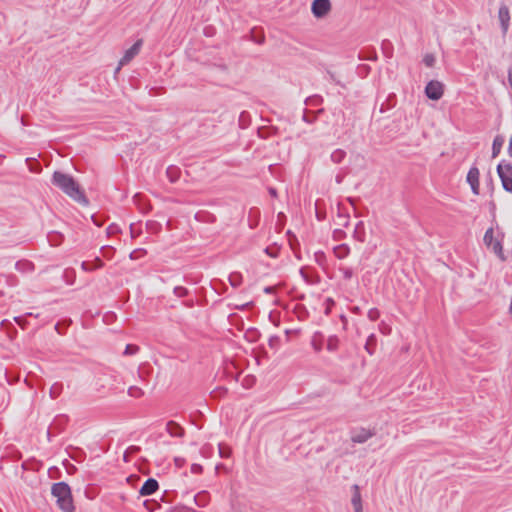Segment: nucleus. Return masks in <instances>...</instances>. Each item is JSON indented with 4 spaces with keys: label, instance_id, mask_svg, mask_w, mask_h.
<instances>
[{
    "label": "nucleus",
    "instance_id": "1",
    "mask_svg": "<svg viewBox=\"0 0 512 512\" xmlns=\"http://www.w3.org/2000/svg\"><path fill=\"white\" fill-rule=\"evenodd\" d=\"M52 182L75 201L79 203H86L83 192L71 176L61 172H55L53 174Z\"/></svg>",
    "mask_w": 512,
    "mask_h": 512
},
{
    "label": "nucleus",
    "instance_id": "2",
    "mask_svg": "<svg viewBox=\"0 0 512 512\" xmlns=\"http://www.w3.org/2000/svg\"><path fill=\"white\" fill-rule=\"evenodd\" d=\"M504 232L497 228H489L486 230L483 242L485 246L490 249L501 261H506L507 257L504 254L503 249V239H504Z\"/></svg>",
    "mask_w": 512,
    "mask_h": 512
},
{
    "label": "nucleus",
    "instance_id": "3",
    "mask_svg": "<svg viewBox=\"0 0 512 512\" xmlns=\"http://www.w3.org/2000/svg\"><path fill=\"white\" fill-rule=\"evenodd\" d=\"M52 495L56 498L57 504L64 512H73L74 506L71 497V491L67 484L63 482L52 486Z\"/></svg>",
    "mask_w": 512,
    "mask_h": 512
},
{
    "label": "nucleus",
    "instance_id": "4",
    "mask_svg": "<svg viewBox=\"0 0 512 512\" xmlns=\"http://www.w3.org/2000/svg\"><path fill=\"white\" fill-rule=\"evenodd\" d=\"M497 174L501 180L502 188L508 192L512 193V163L502 160L497 165Z\"/></svg>",
    "mask_w": 512,
    "mask_h": 512
},
{
    "label": "nucleus",
    "instance_id": "5",
    "mask_svg": "<svg viewBox=\"0 0 512 512\" xmlns=\"http://www.w3.org/2000/svg\"><path fill=\"white\" fill-rule=\"evenodd\" d=\"M375 435L374 429L358 427L350 432V440L354 444H363Z\"/></svg>",
    "mask_w": 512,
    "mask_h": 512
},
{
    "label": "nucleus",
    "instance_id": "6",
    "mask_svg": "<svg viewBox=\"0 0 512 512\" xmlns=\"http://www.w3.org/2000/svg\"><path fill=\"white\" fill-rule=\"evenodd\" d=\"M143 41L141 39L137 40L132 47L125 51L122 58L119 60L118 67L116 68V72H119L120 69L127 65L136 55L139 54Z\"/></svg>",
    "mask_w": 512,
    "mask_h": 512
},
{
    "label": "nucleus",
    "instance_id": "7",
    "mask_svg": "<svg viewBox=\"0 0 512 512\" xmlns=\"http://www.w3.org/2000/svg\"><path fill=\"white\" fill-rule=\"evenodd\" d=\"M426 96L431 100H439L444 94V85L436 80L428 82L425 87Z\"/></svg>",
    "mask_w": 512,
    "mask_h": 512
},
{
    "label": "nucleus",
    "instance_id": "8",
    "mask_svg": "<svg viewBox=\"0 0 512 512\" xmlns=\"http://www.w3.org/2000/svg\"><path fill=\"white\" fill-rule=\"evenodd\" d=\"M466 181L470 185L474 195L480 194V171L477 167H471L467 173Z\"/></svg>",
    "mask_w": 512,
    "mask_h": 512
},
{
    "label": "nucleus",
    "instance_id": "9",
    "mask_svg": "<svg viewBox=\"0 0 512 512\" xmlns=\"http://www.w3.org/2000/svg\"><path fill=\"white\" fill-rule=\"evenodd\" d=\"M311 10L315 17H324L331 10V3L329 0H314Z\"/></svg>",
    "mask_w": 512,
    "mask_h": 512
},
{
    "label": "nucleus",
    "instance_id": "10",
    "mask_svg": "<svg viewBox=\"0 0 512 512\" xmlns=\"http://www.w3.org/2000/svg\"><path fill=\"white\" fill-rule=\"evenodd\" d=\"M498 19L500 21L503 32L506 33L510 24V11L507 5L502 4L499 7Z\"/></svg>",
    "mask_w": 512,
    "mask_h": 512
},
{
    "label": "nucleus",
    "instance_id": "11",
    "mask_svg": "<svg viewBox=\"0 0 512 512\" xmlns=\"http://www.w3.org/2000/svg\"><path fill=\"white\" fill-rule=\"evenodd\" d=\"M158 487V482L153 478H149L142 485L141 489L139 490V493L142 496L152 495L154 492L157 491Z\"/></svg>",
    "mask_w": 512,
    "mask_h": 512
},
{
    "label": "nucleus",
    "instance_id": "12",
    "mask_svg": "<svg viewBox=\"0 0 512 512\" xmlns=\"http://www.w3.org/2000/svg\"><path fill=\"white\" fill-rule=\"evenodd\" d=\"M353 495H352V505L354 507L355 512H362V499L360 488L358 485H353L352 487Z\"/></svg>",
    "mask_w": 512,
    "mask_h": 512
},
{
    "label": "nucleus",
    "instance_id": "13",
    "mask_svg": "<svg viewBox=\"0 0 512 512\" xmlns=\"http://www.w3.org/2000/svg\"><path fill=\"white\" fill-rule=\"evenodd\" d=\"M166 430L172 437H182L184 435V429L173 421L167 423Z\"/></svg>",
    "mask_w": 512,
    "mask_h": 512
},
{
    "label": "nucleus",
    "instance_id": "14",
    "mask_svg": "<svg viewBox=\"0 0 512 512\" xmlns=\"http://www.w3.org/2000/svg\"><path fill=\"white\" fill-rule=\"evenodd\" d=\"M503 144H504L503 137L500 135H497L494 138L493 144H492V157L493 158H496L500 154Z\"/></svg>",
    "mask_w": 512,
    "mask_h": 512
},
{
    "label": "nucleus",
    "instance_id": "15",
    "mask_svg": "<svg viewBox=\"0 0 512 512\" xmlns=\"http://www.w3.org/2000/svg\"><path fill=\"white\" fill-rule=\"evenodd\" d=\"M242 281V275L238 272H234L229 275V282L234 287L240 286L242 284Z\"/></svg>",
    "mask_w": 512,
    "mask_h": 512
},
{
    "label": "nucleus",
    "instance_id": "16",
    "mask_svg": "<svg viewBox=\"0 0 512 512\" xmlns=\"http://www.w3.org/2000/svg\"><path fill=\"white\" fill-rule=\"evenodd\" d=\"M374 345H375V336L372 334L368 337L366 344H365V349L370 355H372L374 353Z\"/></svg>",
    "mask_w": 512,
    "mask_h": 512
},
{
    "label": "nucleus",
    "instance_id": "17",
    "mask_svg": "<svg viewBox=\"0 0 512 512\" xmlns=\"http://www.w3.org/2000/svg\"><path fill=\"white\" fill-rule=\"evenodd\" d=\"M339 347V340L337 337H330L327 340V349L329 351H336Z\"/></svg>",
    "mask_w": 512,
    "mask_h": 512
},
{
    "label": "nucleus",
    "instance_id": "18",
    "mask_svg": "<svg viewBox=\"0 0 512 512\" xmlns=\"http://www.w3.org/2000/svg\"><path fill=\"white\" fill-rule=\"evenodd\" d=\"M334 252L338 258H344L348 255L349 249L346 246H338L334 249Z\"/></svg>",
    "mask_w": 512,
    "mask_h": 512
},
{
    "label": "nucleus",
    "instance_id": "19",
    "mask_svg": "<svg viewBox=\"0 0 512 512\" xmlns=\"http://www.w3.org/2000/svg\"><path fill=\"white\" fill-rule=\"evenodd\" d=\"M380 312L376 308H372L368 311V318L372 321H375L379 318Z\"/></svg>",
    "mask_w": 512,
    "mask_h": 512
},
{
    "label": "nucleus",
    "instance_id": "20",
    "mask_svg": "<svg viewBox=\"0 0 512 512\" xmlns=\"http://www.w3.org/2000/svg\"><path fill=\"white\" fill-rule=\"evenodd\" d=\"M138 351V347L136 345L128 344L125 348V355H134Z\"/></svg>",
    "mask_w": 512,
    "mask_h": 512
},
{
    "label": "nucleus",
    "instance_id": "21",
    "mask_svg": "<svg viewBox=\"0 0 512 512\" xmlns=\"http://www.w3.org/2000/svg\"><path fill=\"white\" fill-rule=\"evenodd\" d=\"M60 391L61 387L59 385H54L50 390L52 398H56L60 394Z\"/></svg>",
    "mask_w": 512,
    "mask_h": 512
},
{
    "label": "nucleus",
    "instance_id": "22",
    "mask_svg": "<svg viewBox=\"0 0 512 512\" xmlns=\"http://www.w3.org/2000/svg\"><path fill=\"white\" fill-rule=\"evenodd\" d=\"M434 57L432 55H426L424 58V63L426 66L431 67L434 64Z\"/></svg>",
    "mask_w": 512,
    "mask_h": 512
},
{
    "label": "nucleus",
    "instance_id": "23",
    "mask_svg": "<svg viewBox=\"0 0 512 512\" xmlns=\"http://www.w3.org/2000/svg\"><path fill=\"white\" fill-rule=\"evenodd\" d=\"M129 394L134 397H138L142 394L141 390L137 387H131L129 389Z\"/></svg>",
    "mask_w": 512,
    "mask_h": 512
},
{
    "label": "nucleus",
    "instance_id": "24",
    "mask_svg": "<svg viewBox=\"0 0 512 512\" xmlns=\"http://www.w3.org/2000/svg\"><path fill=\"white\" fill-rule=\"evenodd\" d=\"M508 154H509L510 157H512V136L509 139Z\"/></svg>",
    "mask_w": 512,
    "mask_h": 512
},
{
    "label": "nucleus",
    "instance_id": "25",
    "mask_svg": "<svg viewBox=\"0 0 512 512\" xmlns=\"http://www.w3.org/2000/svg\"><path fill=\"white\" fill-rule=\"evenodd\" d=\"M344 276H345L346 279H350L352 277V271L349 270V269H346L344 271Z\"/></svg>",
    "mask_w": 512,
    "mask_h": 512
},
{
    "label": "nucleus",
    "instance_id": "26",
    "mask_svg": "<svg viewBox=\"0 0 512 512\" xmlns=\"http://www.w3.org/2000/svg\"><path fill=\"white\" fill-rule=\"evenodd\" d=\"M82 268H83L84 270H91V269H93V267H90V266H89V263H88V262H83V263H82Z\"/></svg>",
    "mask_w": 512,
    "mask_h": 512
},
{
    "label": "nucleus",
    "instance_id": "27",
    "mask_svg": "<svg viewBox=\"0 0 512 512\" xmlns=\"http://www.w3.org/2000/svg\"><path fill=\"white\" fill-rule=\"evenodd\" d=\"M138 252H139V251H133V252L130 254V258H131V259H136V258H138V255H137V253H138Z\"/></svg>",
    "mask_w": 512,
    "mask_h": 512
},
{
    "label": "nucleus",
    "instance_id": "28",
    "mask_svg": "<svg viewBox=\"0 0 512 512\" xmlns=\"http://www.w3.org/2000/svg\"><path fill=\"white\" fill-rule=\"evenodd\" d=\"M508 312H509V314L512 316V297H511V300H510V304H509Z\"/></svg>",
    "mask_w": 512,
    "mask_h": 512
},
{
    "label": "nucleus",
    "instance_id": "29",
    "mask_svg": "<svg viewBox=\"0 0 512 512\" xmlns=\"http://www.w3.org/2000/svg\"><path fill=\"white\" fill-rule=\"evenodd\" d=\"M273 289H274L273 287H267V288L264 289V291L266 293H271L273 291Z\"/></svg>",
    "mask_w": 512,
    "mask_h": 512
},
{
    "label": "nucleus",
    "instance_id": "30",
    "mask_svg": "<svg viewBox=\"0 0 512 512\" xmlns=\"http://www.w3.org/2000/svg\"><path fill=\"white\" fill-rule=\"evenodd\" d=\"M265 252H266L268 255L272 256V257H274V256H275L274 254H272V251H270V250H269V248H267V249L265 250Z\"/></svg>",
    "mask_w": 512,
    "mask_h": 512
},
{
    "label": "nucleus",
    "instance_id": "31",
    "mask_svg": "<svg viewBox=\"0 0 512 512\" xmlns=\"http://www.w3.org/2000/svg\"><path fill=\"white\" fill-rule=\"evenodd\" d=\"M265 252H266L268 255L272 256V257H274V256H275L274 254H272V251H270V250H269V248H267V249L265 250Z\"/></svg>",
    "mask_w": 512,
    "mask_h": 512
},
{
    "label": "nucleus",
    "instance_id": "32",
    "mask_svg": "<svg viewBox=\"0 0 512 512\" xmlns=\"http://www.w3.org/2000/svg\"><path fill=\"white\" fill-rule=\"evenodd\" d=\"M97 263H98L97 267H101L102 266V262L99 259H97Z\"/></svg>",
    "mask_w": 512,
    "mask_h": 512
},
{
    "label": "nucleus",
    "instance_id": "33",
    "mask_svg": "<svg viewBox=\"0 0 512 512\" xmlns=\"http://www.w3.org/2000/svg\"><path fill=\"white\" fill-rule=\"evenodd\" d=\"M384 332L385 333H389L390 332V328H384Z\"/></svg>",
    "mask_w": 512,
    "mask_h": 512
},
{
    "label": "nucleus",
    "instance_id": "34",
    "mask_svg": "<svg viewBox=\"0 0 512 512\" xmlns=\"http://www.w3.org/2000/svg\"><path fill=\"white\" fill-rule=\"evenodd\" d=\"M384 332L385 333H389L390 332V328H384Z\"/></svg>",
    "mask_w": 512,
    "mask_h": 512
}]
</instances>
